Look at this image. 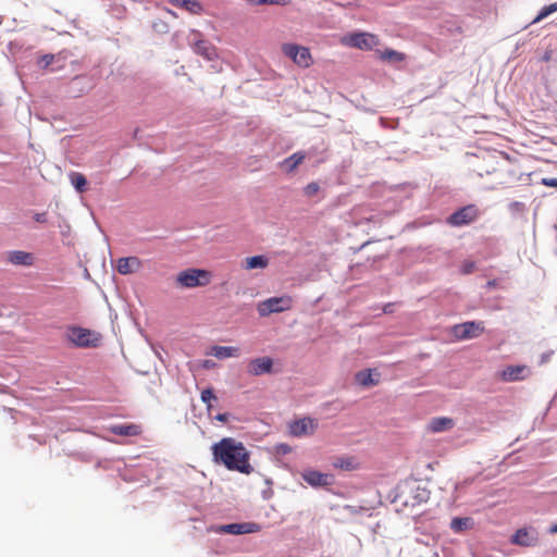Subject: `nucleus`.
Returning a JSON list of instances; mask_svg holds the SVG:
<instances>
[{"mask_svg": "<svg viewBox=\"0 0 557 557\" xmlns=\"http://www.w3.org/2000/svg\"><path fill=\"white\" fill-rule=\"evenodd\" d=\"M213 461L224 466L230 471L250 474L253 467L250 465V453L245 445L233 438L223 437L211 446Z\"/></svg>", "mask_w": 557, "mask_h": 557, "instance_id": "nucleus-1", "label": "nucleus"}, {"mask_svg": "<svg viewBox=\"0 0 557 557\" xmlns=\"http://www.w3.org/2000/svg\"><path fill=\"white\" fill-rule=\"evenodd\" d=\"M66 338L81 348L98 347L101 342L100 333L81 326L67 327Z\"/></svg>", "mask_w": 557, "mask_h": 557, "instance_id": "nucleus-2", "label": "nucleus"}, {"mask_svg": "<svg viewBox=\"0 0 557 557\" xmlns=\"http://www.w3.org/2000/svg\"><path fill=\"white\" fill-rule=\"evenodd\" d=\"M212 278V274L208 270L190 268L182 271L176 276V283L181 287L194 288L198 286H207Z\"/></svg>", "mask_w": 557, "mask_h": 557, "instance_id": "nucleus-3", "label": "nucleus"}, {"mask_svg": "<svg viewBox=\"0 0 557 557\" xmlns=\"http://www.w3.org/2000/svg\"><path fill=\"white\" fill-rule=\"evenodd\" d=\"M341 44L346 47L369 51L380 45V39L374 34L356 32L342 37Z\"/></svg>", "mask_w": 557, "mask_h": 557, "instance_id": "nucleus-4", "label": "nucleus"}, {"mask_svg": "<svg viewBox=\"0 0 557 557\" xmlns=\"http://www.w3.org/2000/svg\"><path fill=\"white\" fill-rule=\"evenodd\" d=\"M293 298L288 295L271 297L258 304L257 310L260 317H268L272 313H280L290 310Z\"/></svg>", "mask_w": 557, "mask_h": 557, "instance_id": "nucleus-5", "label": "nucleus"}, {"mask_svg": "<svg viewBox=\"0 0 557 557\" xmlns=\"http://www.w3.org/2000/svg\"><path fill=\"white\" fill-rule=\"evenodd\" d=\"M484 322L469 321L451 326L449 334L456 341H466L480 336L484 333Z\"/></svg>", "mask_w": 557, "mask_h": 557, "instance_id": "nucleus-6", "label": "nucleus"}, {"mask_svg": "<svg viewBox=\"0 0 557 557\" xmlns=\"http://www.w3.org/2000/svg\"><path fill=\"white\" fill-rule=\"evenodd\" d=\"M282 51L299 67L307 69L313 64L312 55L307 47L296 44H284L282 46Z\"/></svg>", "mask_w": 557, "mask_h": 557, "instance_id": "nucleus-7", "label": "nucleus"}, {"mask_svg": "<svg viewBox=\"0 0 557 557\" xmlns=\"http://www.w3.org/2000/svg\"><path fill=\"white\" fill-rule=\"evenodd\" d=\"M478 214V209L474 206H466L450 214L447 219V223L453 226L467 225L474 221Z\"/></svg>", "mask_w": 557, "mask_h": 557, "instance_id": "nucleus-8", "label": "nucleus"}, {"mask_svg": "<svg viewBox=\"0 0 557 557\" xmlns=\"http://www.w3.org/2000/svg\"><path fill=\"white\" fill-rule=\"evenodd\" d=\"M497 375L504 382H517L529 377L531 370L527 366L515 364L506 367Z\"/></svg>", "mask_w": 557, "mask_h": 557, "instance_id": "nucleus-9", "label": "nucleus"}, {"mask_svg": "<svg viewBox=\"0 0 557 557\" xmlns=\"http://www.w3.org/2000/svg\"><path fill=\"white\" fill-rule=\"evenodd\" d=\"M318 422L312 418H302L289 423V433L296 437L308 436L314 433Z\"/></svg>", "mask_w": 557, "mask_h": 557, "instance_id": "nucleus-10", "label": "nucleus"}, {"mask_svg": "<svg viewBox=\"0 0 557 557\" xmlns=\"http://www.w3.org/2000/svg\"><path fill=\"white\" fill-rule=\"evenodd\" d=\"M301 478L312 487H323L333 484L334 476L322 473L313 469H307L301 473Z\"/></svg>", "mask_w": 557, "mask_h": 557, "instance_id": "nucleus-11", "label": "nucleus"}, {"mask_svg": "<svg viewBox=\"0 0 557 557\" xmlns=\"http://www.w3.org/2000/svg\"><path fill=\"white\" fill-rule=\"evenodd\" d=\"M511 543L522 547L534 546L537 541V532L533 528L518 529L511 536Z\"/></svg>", "mask_w": 557, "mask_h": 557, "instance_id": "nucleus-12", "label": "nucleus"}, {"mask_svg": "<svg viewBox=\"0 0 557 557\" xmlns=\"http://www.w3.org/2000/svg\"><path fill=\"white\" fill-rule=\"evenodd\" d=\"M260 530L259 524L255 522H243V523H230L224 524L219 528L220 533H226V534H248V533H255Z\"/></svg>", "mask_w": 557, "mask_h": 557, "instance_id": "nucleus-13", "label": "nucleus"}, {"mask_svg": "<svg viewBox=\"0 0 557 557\" xmlns=\"http://www.w3.org/2000/svg\"><path fill=\"white\" fill-rule=\"evenodd\" d=\"M273 361L270 357H260L251 360L248 364V372L258 376L272 371Z\"/></svg>", "mask_w": 557, "mask_h": 557, "instance_id": "nucleus-14", "label": "nucleus"}, {"mask_svg": "<svg viewBox=\"0 0 557 557\" xmlns=\"http://www.w3.org/2000/svg\"><path fill=\"white\" fill-rule=\"evenodd\" d=\"M141 268V261L137 257H123L116 262L120 274L127 275L137 272Z\"/></svg>", "mask_w": 557, "mask_h": 557, "instance_id": "nucleus-15", "label": "nucleus"}, {"mask_svg": "<svg viewBox=\"0 0 557 557\" xmlns=\"http://www.w3.org/2000/svg\"><path fill=\"white\" fill-rule=\"evenodd\" d=\"M332 466L335 469H341L344 471H354L359 469L360 465L356 457L354 456H336L332 458Z\"/></svg>", "mask_w": 557, "mask_h": 557, "instance_id": "nucleus-16", "label": "nucleus"}, {"mask_svg": "<svg viewBox=\"0 0 557 557\" xmlns=\"http://www.w3.org/2000/svg\"><path fill=\"white\" fill-rule=\"evenodd\" d=\"M111 433L120 436H138L141 434L143 429L139 424L125 423L115 424L110 428Z\"/></svg>", "mask_w": 557, "mask_h": 557, "instance_id": "nucleus-17", "label": "nucleus"}, {"mask_svg": "<svg viewBox=\"0 0 557 557\" xmlns=\"http://www.w3.org/2000/svg\"><path fill=\"white\" fill-rule=\"evenodd\" d=\"M8 260L15 265L30 267L34 264V256L30 252L14 250L9 252Z\"/></svg>", "mask_w": 557, "mask_h": 557, "instance_id": "nucleus-18", "label": "nucleus"}, {"mask_svg": "<svg viewBox=\"0 0 557 557\" xmlns=\"http://www.w3.org/2000/svg\"><path fill=\"white\" fill-rule=\"evenodd\" d=\"M171 4L177 8H182L187 12L200 15L203 12L202 4L197 0H168Z\"/></svg>", "mask_w": 557, "mask_h": 557, "instance_id": "nucleus-19", "label": "nucleus"}, {"mask_svg": "<svg viewBox=\"0 0 557 557\" xmlns=\"http://www.w3.org/2000/svg\"><path fill=\"white\" fill-rule=\"evenodd\" d=\"M306 154L301 151L295 152L288 158L284 159L281 163V168L287 172H293L299 164L305 160Z\"/></svg>", "mask_w": 557, "mask_h": 557, "instance_id": "nucleus-20", "label": "nucleus"}, {"mask_svg": "<svg viewBox=\"0 0 557 557\" xmlns=\"http://www.w3.org/2000/svg\"><path fill=\"white\" fill-rule=\"evenodd\" d=\"M454 420L446 417L433 418L429 424L430 431L434 433L448 431L454 426Z\"/></svg>", "mask_w": 557, "mask_h": 557, "instance_id": "nucleus-21", "label": "nucleus"}, {"mask_svg": "<svg viewBox=\"0 0 557 557\" xmlns=\"http://www.w3.org/2000/svg\"><path fill=\"white\" fill-rule=\"evenodd\" d=\"M268 264L269 259L263 255H259L246 258L243 262V268L249 271L253 269H264Z\"/></svg>", "mask_w": 557, "mask_h": 557, "instance_id": "nucleus-22", "label": "nucleus"}, {"mask_svg": "<svg viewBox=\"0 0 557 557\" xmlns=\"http://www.w3.org/2000/svg\"><path fill=\"white\" fill-rule=\"evenodd\" d=\"M376 53L383 62L397 63L406 59V55L393 49L376 50Z\"/></svg>", "mask_w": 557, "mask_h": 557, "instance_id": "nucleus-23", "label": "nucleus"}, {"mask_svg": "<svg viewBox=\"0 0 557 557\" xmlns=\"http://www.w3.org/2000/svg\"><path fill=\"white\" fill-rule=\"evenodd\" d=\"M239 349L231 346H213L212 355L218 359H226L231 357H237Z\"/></svg>", "mask_w": 557, "mask_h": 557, "instance_id": "nucleus-24", "label": "nucleus"}, {"mask_svg": "<svg viewBox=\"0 0 557 557\" xmlns=\"http://www.w3.org/2000/svg\"><path fill=\"white\" fill-rule=\"evenodd\" d=\"M195 52L205 57L207 60H212L215 57V50L213 46L202 40L196 44Z\"/></svg>", "mask_w": 557, "mask_h": 557, "instance_id": "nucleus-25", "label": "nucleus"}, {"mask_svg": "<svg viewBox=\"0 0 557 557\" xmlns=\"http://www.w3.org/2000/svg\"><path fill=\"white\" fill-rule=\"evenodd\" d=\"M472 525H473L472 519L468 518V517L454 518L450 522V529L456 533L469 530L472 528Z\"/></svg>", "mask_w": 557, "mask_h": 557, "instance_id": "nucleus-26", "label": "nucleus"}, {"mask_svg": "<svg viewBox=\"0 0 557 557\" xmlns=\"http://www.w3.org/2000/svg\"><path fill=\"white\" fill-rule=\"evenodd\" d=\"M356 381L361 386H374L379 383L373 379L371 370H362L356 374Z\"/></svg>", "mask_w": 557, "mask_h": 557, "instance_id": "nucleus-27", "label": "nucleus"}, {"mask_svg": "<svg viewBox=\"0 0 557 557\" xmlns=\"http://www.w3.org/2000/svg\"><path fill=\"white\" fill-rule=\"evenodd\" d=\"M509 271H506L504 275L500 277H492L493 275L490 273V288H506L510 284Z\"/></svg>", "mask_w": 557, "mask_h": 557, "instance_id": "nucleus-28", "label": "nucleus"}, {"mask_svg": "<svg viewBox=\"0 0 557 557\" xmlns=\"http://www.w3.org/2000/svg\"><path fill=\"white\" fill-rule=\"evenodd\" d=\"M70 180L78 193H84L86 190L87 180L82 173L72 172L70 174Z\"/></svg>", "mask_w": 557, "mask_h": 557, "instance_id": "nucleus-29", "label": "nucleus"}, {"mask_svg": "<svg viewBox=\"0 0 557 557\" xmlns=\"http://www.w3.org/2000/svg\"><path fill=\"white\" fill-rule=\"evenodd\" d=\"M555 12H557V2L550 3L549 5H545L541 9V11L539 12V14L533 20L532 23H537Z\"/></svg>", "mask_w": 557, "mask_h": 557, "instance_id": "nucleus-30", "label": "nucleus"}, {"mask_svg": "<svg viewBox=\"0 0 557 557\" xmlns=\"http://www.w3.org/2000/svg\"><path fill=\"white\" fill-rule=\"evenodd\" d=\"M201 400L207 405V410L210 412L212 409V400H216V396L212 388H207L201 392Z\"/></svg>", "mask_w": 557, "mask_h": 557, "instance_id": "nucleus-31", "label": "nucleus"}, {"mask_svg": "<svg viewBox=\"0 0 557 557\" xmlns=\"http://www.w3.org/2000/svg\"><path fill=\"white\" fill-rule=\"evenodd\" d=\"M290 3H292V0H257L256 1V5L271 4V5L285 7V5H289Z\"/></svg>", "mask_w": 557, "mask_h": 557, "instance_id": "nucleus-32", "label": "nucleus"}, {"mask_svg": "<svg viewBox=\"0 0 557 557\" xmlns=\"http://www.w3.org/2000/svg\"><path fill=\"white\" fill-rule=\"evenodd\" d=\"M320 190V186L318 183L315 182H312V183H309L305 188H304V193L307 197H313L315 196Z\"/></svg>", "mask_w": 557, "mask_h": 557, "instance_id": "nucleus-33", "label": "nucleus"}, {"mask_svg": "<svg viewBox=\"0 0 557 557\" xmlns=\"http://www.w3.org/2000/svg\"><path fill=\"white\" fill-rule=\"evenodd\" d=\"M53 54H45L40 58L39 65H41L42 67H47L53 62Z\"/></svg>", "mask_w": 557, "mask_h": 557, "instance_id": "nucleus-34", "label": "nucleus"}, {"mask_svg": "<svg viewBox=\"0 0 557 557\" xmlns=\"http://www.w3.org/2000/svg\"><path fill=\"white\" fill-rule=\"evenodd\" d=\"M34 219L38 223H46L47 222V213L46 212L36 213L34 215Z\"/></svg>", "mask_w": 557, "mask_h": 557, "instance_id": "nucleus-35", "label": "nucleus"}, {"mask_svg": "<svg viewBox=\"0 0 557 557\" xmlns=\"http://www.w3.org/2000/svg\"><path fill=\"white\" fill-rule=\"evenodd\" d=\"M542 184L549 187H557V178H543Z\"/></svg>", "mask_w": 557, "mask_h": 557, "instance_id": "nucleus-36", "label": "nucleus"}, {"mask_svg": "<svg viewBox=\"0 0 557 557\" xmlns=\"http://www.w3.org/2000/svg\"><path fill=\"white\" fill-rule=\"evenodd\" d=\"M215 420L220 422H226L228 420L227 413H219L215 416Z\"/></svg>", "mask_w": 557, "mask_h": 557, "instance_id": "nucleus-37", "label": "nucleus"}, {"mask_svg": "<svg viewBox=\"0 0 557 557\" xmlns=\"http://www.w3.org/2000/svg\"><path fill=\"white\" fill-rule=\"evenodd\" d=\"M549 532H550L552 534H556V533H557V523H556V524H554V525L549 529Z\"/></svg>", "mask_w": 557, "mask_h": 557, "instance_id": "nucleus-38", "label": "nucleus"}, {"mask_svg": "<svg viewBox=\"0 0 557 557\" xmlns=\"http://www.w3.org/2000/svg\"><path fill=\"white\" fill-rule=\"evenodd\" d=\"M543 59H544L545 61H548V60L550 59V53H549V52H546V53L544 54Z\"/></svg>", "mask_w": 557, "mask_h": 557, "instance_id": "nucleus-39", "label": "nucleus"}, {"mask_svg": "<svg viewBox=\"0 0 557 557\" xmlns=\"http://www.w3.org/2000/svg\"><path fill=\"white\" fill-rule=\"evenodd\" d=\"M246 1H247V2H249V3H250V4H252V5H256V1H257V0H246Z\"/></svg>", "mask_w": 557, "mask_h": 557, "instance_id": "nucleus-40", "label": "nucleus"}, {"mask_svg": "<svg viewBox=\"0 0 557 557\" xmlns=\"http://www.w3.org/2000/svg\"><path fill=\"white\" fill-rule=\"evenodd\" d=\"M389 310H391V307H389V305H387V306L384 308V312H389Z\"/></svg>", "mask_w": 557, "mask_h": 557, "instance_id": "nucleus-41", "label": "nucleus"}, {"mask_svg": "<svg viewBox=\"0 0 557 557\" xmlns=\"http://www.w3.org/2000/svg\"><path fill=\"white\" fill-rule=\"evenodd\" d=\"M389 310H391V307H389V305H387V306L384 308V312H389Z\"/></svg>", "mask_w": 557, "mask_h": 557, "instance_id": "nucleus-42", "label": "nucleus"}, {"mask_svg": "<svg viewBox=\"0 0 557 557\" xmlns=\"http://www.w3.org/2000/svg\"><path fill=\"white\" fill-rule=\"evenodd\" d=\"M168 12H169L170 14H172L173 16H175V15H176L172 10H168Z\"/></svg>", "mask_w": 557, "mask_h": 557, "instance_id": "nucleus-43", "label": "nucleus"}]
</instances>
